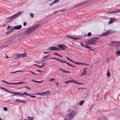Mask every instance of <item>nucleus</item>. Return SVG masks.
Listing matches in <instances>:
<instances>
[{
	"mask_svg": "<svg viewBox=\"0 0 120 120\" xmlns=\"http://www.w3.org/2000/svg\"><path fill=\"white\" fill-rule=\"evenodd\" d=\"M68 111L69 112V115L66 116L65 118V120H70L73 118L75 115V112L73 110L69 109Z\"/></svg>",
	"mask_w": 120,
	"mask_h": 120,
	"instance_id": "1",
	"label": "nucleus"
},
{
	"mask_svg": "<svg viewBox=\"0 0 120 120\" xmlns=\"http://www.w3.org/2000/svg\"><path fill=\"white\" fill-rule=\"evenodd\" d=\"M39 26L38 25H36L33 27L30 28L26 30L24 33L23 34L25 35L30 34L31 32L34 31L35 30L37 29Z\"/></svg>",
	"mask_w": 120,
	"mask_h": 120,
	"instance_id": "2",
	"label": "nucleus"
},
{
	"mask_svg": "<svg viewBox=\"0 0 120 120\" xmlns=\"http://www.w3.org/2000/svg\"><path fill=\"white\" fill-rule=\"evenodd\" d=\"M99 39V38H93L91 39L88 40L87 44L88 45H95L97 43V41Z\"/></svg>",
	"mask_w": 120,
	"mask_h": 120,
	"instance_id": "3",
	"label": "nucleus"
},
{
	"mask_svg": "<svg viewBox=\"0 0 120 120\" xmlns=\"http://www.w3.org/2000/svg\"><path fill=\"white\" fill-rule=\"evenodd\" d=\"M111 45L113 46H116V48L118 49H120V42L118 41H112L111 42Z\"/></svg>",
	"mask_w": 120,
	"mask_h": 120,
	"instance_id": "4",
	"label": "nucleus"
},
{
	"mask_svg": "<svg viewBox=\"0 0 120 120\" xmlns=\"http://www.w3.org/2000/svg\"><path fill=\"white\" fill-rule=\"evenodd\" d=\"M51 59H55L56 60L58 61L61 62L62 63H66V64H68V65L71 66L73 67H75L74 66H73L72 65L70 64L69 63H68L66 61H65L63 60H62L61 59H59L57 58H55V57H51V58H50Z\"/></svg>",
	"mask_w": 120,
	"mask_h": 120,
	"instance_id": "5",
	"label": "nucleus"
},
{
	"mask_svg": "<svg viewBox=\"0 0 120 120\" xmlns=\"http://www.w3.org/2000/svg\"><path fill=\"white\" fill-rule=\"evenodd\" d=\"M22 13V11H20L16 14L12 16H11V17L12 19H14L15 18H16L19 17L20 15H21Z\"/></svg>",
	"mask_w": 120,
	"mask_h": 120,
	"instance_id": "6",
	"label": "nucleus"
},
{
	"mask_svg": "<svg viewBox=\"0 0 120 120\" xmlns=\"http://www.w3.org/2000/svg\"><path fill=\"white\" fill-rule=\"evenodd\" d=\"M10 17L8 18H6L5 21L3 22V25L4 26L6 25L8 23L11 21V20L12 19Z\"/></svg>",
	"mask_w": 120,
	"mask_h": 120,
	"instance_id": "7",
	"label": "nucleus"
},
{
	"mask_svg": "<svg viewBox=\"0 0 120 120\" xmlns=\"http://www.w3.org/2000/svg\"><path fill=\"white\" fill-rule=\"evenodd\" d=\"M17 55V58H18L20 57H26V53L24 54H18Z\"/></svg>",
	"mask_w": 120,
	"mask_h": 120,
	"instance_id": "8",
	"label": "nucleus"
},
{
	"mask_svg": "<svg viewBox=\"0 0 120 120\" xmlns=\"http://www.w3.org/2000/svg\"><path fill=\"white\" fill-rule=\"evenodd\" d=\"M49 91L48 90L43 92L38 93V94L39 95H42L44 94H46V95H48L49 94Z\"/></svg>",
	"mask_w": 120,
	"mask_h": 120,
	"instance_id": "9",
	"label": "nucleus"
},
{
	"mask_svg": "<svg viewBox=\"0 0 120 120\" xmlns=\"http://www.w3.org/2000/svg\"><path fill=\"white\" fill-rule=\"evenodd\" d=\"M87 68H83V72L81 74V76L83 75H86V74L87 72L86 70Z\"/></svg>",
	"mask_w": 120,
	"mask_h": 120,
	"instance_id": "10",
	"label": "nucleus"
},
{
	"mask_svg": "<svg viewBox=\"0 0 120 120\" xmlns=\"http://www.w3.org/2000/svg\"><path fill=\"white\" fill-rule=\"evenodd\" d=\"M22 26L19 25L18 26H15L13 27V28L16 30H19L21 29L22 27Z\"/></svg>",
	"mask_w": 120,
	"mask_h": 120,
	"instance_id": "11",
	"label": "nucleus"
},
{
	"mask_svg": "<svg viewBox=\"0 0 120 120\" xmlns=\"http://www.w3.org/2000/svg\"><path fill=\"white\" fill-rule=\"evenodd\" d=\"M56 47L55 46L51 47H49L47 49L49 50H56Z\"/></svg>",
	"mask_w": 120,
	"mask_h": 120,
	"instance_id": "12",
	"label": "nucleus"
},
{
	"mask_svg": "<svg viewBox=\"0 0 120 120\" xmlns=\"http://www.w3.org/2000/svg\"><path fill=\"white\" fill-rule=\"evenodd\" d=\"M59 70H60L61 71L66 73H70L71 72L70 71H67L66 70H65L62 68H59Z\"/></svg>",
	"mask_w": 120,
	"mask_h": 120,
	"instance_id": "13",
	"label": "nucleus"
},
{
	"mask_svg": "<svg viewBox=\"0 0 120 120\" xmlns=\"http://www.w3.org/2000/svg\"><path fill=\"white\" fill-rule=\"evenodd\" d=\"M115 21V20L114 19L111 18L110 19V20L109 22L108 23L109 24H111Z\"/></svg>",
	"mask_w": 120,
	"mask_h": 120,
	"instance_id": "14",
	"label": "nucleus"
},
{
	"mask_svg": "<svg viewBox=\"0 0 120 120\" xmlns=\"http://www.w3.org/2000/svg\"><path fill=\"white\" fill-rule=\"evenodd\" d=\"M15 101H17L19 102H21L22 103L24 102H25L24 101L21 100L19 99H17Z\"/></svg>",
	"mask_w": 120,
	"mask_h": 120,
	"instance_id": "15",
	"label": "nucleus"
},
{
	"mask_svg": "<svg viewBox=\"0 0 120 120\" xmlns=\"http://www.w3.org/2000/svg\"><path fill=\"white\" fill-rule=\"evenodd\" d=\"M109 31H107L102 34V35L105 36H107L109 34Z\"/></svg>",
	"mask_w": 120,
	"mask_h": 120,
	"instance_id": "16",
	"label": "nucleus"
},
{
	"mask_svg": "<svg viewBox=\"0 0 120 120\" xmlns=\"http://www.w3.org/2000/svg\"><path fill=\"white\" fill-rule=\"evenodd\" d=\"M109 31H107L102 34V35L105 36H107L109 34Z\"/></svg>",
	"mask_w": 120,
	"mask_h": 120,
	"instance_id": "17",
	"label": "nucleus"
},
{
	"mask_svg": "<svg viewBox=\"0 0 120 120\" xmlns=\"http://www.w3.org/2000/svg\"><path fill=\"white\" fill-rule=\"evenodd\" d=\"M26 95L27 96H29L30 95V94H27L26 92H24V93H20V96L24 95Z\"/></svg>",
	"mask_w": 120,
	"mask_h": 120,
	"instance_id": "18",
	"label": "nucleus"
},
{
	"mask_svg": "<svg viewBox=\"0 0 120 120\" xmlns=\"http://www.w3.org/2000/svg\"><path fill=\"white\" fill-rule=\"evenodd\" d=\"M106 75L108 77H109L110 75V74L109 69L107 70V71L106 74Z\"/></svg>",
	"mask_w": 120,
	"mask_h": 120,
	"instance_id": "19",
	"label": "nucleus"
},
{
	"mask_svg": "<svg viewBox=\"0 0 120 120\" xmlns=\"http://www.w3.org/2000/svg\"><path fill=\"white\" fill-rule=\"evenodd\" d=\"M85 101L84 100H82L79 103V104L80 105H82L84 102Z\"/></svg>",
	"mask_w": 120,
	"mask_h": 120,
	"instance_id": "20",
	"label": "nucleus"
},
{
	"mask_svg": "<svg viewBox=\"0 0 120 120\" xmlns=\"http://www.w3.org/2000/svg\"><path fill=\"white\" fill-rule=\"evenodd\" d=\"M20 93L19 92H13V94L20 95Z\"/></svg>",
	"mask_w": 120,
	"mask_h": 120,
	"instance_id": "21",
	"label": "nucleus"
},
{
	"mask_svg": "<svg viewBox=\"0 0 120 120\" xmlns=\"http://www.w3.org/2000/svg\"><path fill=\"white\" fill-rule=\"evenodd\" d=\"M85 47L87 48H88L90 49L91 50H93V49H91V48L90 46H88L87 45H85Z\"/></svg>",
	"mask_w": 120,
	"mask_h": 120,
	"instance_id": "22",
	"label": "nucleus"
},
{
	"mask_svg": "<svg viewBox=\"0 0 120 120\" xmlns=\"http://www.w3.org/2000/svg\"><path fill=\"white\" fill-rule=\"evenodd\" d=\"M88 2H89L88 1L86 0V1H85L84 2H82L80 3L81 4V5H82L83 4H85L86 3H88Z\"/></svg>",
	"mask_w": 120,
	"mask_h": 120,
	"instance_id": "23",
	"label": "nucleus"
},
{
	"mask_svg": "<svg viewBox=\"0 0 120 120\" xmlns=\"http://www.w3.org/2000/svg\"><path fill=\"white\" fill-rule=\"evenodd\" d=\"M24 82H20L17 83H12V84H14V85L18 84H19L23 83H24Z\"/></svg>",
	"mask_w": 120,
	"mask_h": 120,
	"instance_id": "24",
	"label": "nucleus"
},
{
	"mask_svg": "<svg viewBox=\"0 0 120 120\" xmlns=\"http://www.w3.org/2000/svg\"><path fill=\"white\" fill-rule=\"evenodd\" d=\"M19 71V70H18V71H14V72H10V73L11 74H12V73H15L17 72H22V71Z\"/></svg>",
	"mask_w": 120,
	"mask_h": 120,
	"instance_id": "25",
	"label": "nucleus"
},
{
	"mask_svg": "<svg viewBox=\"0 0 120 120\" xmlns=\"http://www.w3.org/2000/svg\"><path fill=\"white\" fill-rule=\"evenodd\" d=\"M27 118H28V120H33L34 119V117H31L29 116L27 117Z\"/></svg>",
	"mask_w": 120,
	"mask_h": 120,
	"instance_id": "26",
	"label": "nucleus"
},
{
	"mask_svg": "<svg viewBox=\"0 0 120 120\" xmlns=\"http://www.w3.org/2000/svg\"><path fill=\"white\" fill-rule=\"evenodd\" d=\"M118 12H120V11L119 10H117L116 11H113V13H116Z\"/></svg>",
	"mask_w": 120,
	"mask_h": 120,
	"instance_id": "27",
	"label": "nucleus"
},
{
	"mask_svg": "<svg viewBox=\"0 0 120 120\" xmlns=\"http://www.w3.org/2000/svg\"><path fill=\"white\" fill-rule=\"evenodd\" d=\"M11 31L10 30L9 31H7L6 33V35H8L9 34L11 33Z\"/></svg>",
	"mask_w": 120,
	"mask_h": 120,
	"instance_id": "28",
	"label": "nucleus"
},
{
	"mask_svg": "<svg viewBox=\"0 0 120 120\" xmlns=\"http://www.w3.org/2000/svg\"><path fill=\"white\" fill-rule=\"evenodd\" d=\"M55 79L53 78L49 80V81H50L51 82H52L53 81H55Z\"/></svg>",
	"mask_w": 120,
	"mask_h": 120,
	"instance_id": "29",
	"label": "nucleus"
},
{
	"mask_svg": "<svg viewBox=\"0 0 120 120\" xmlns=\"http://www.w3.org/2000/svg\"><path fill=\"white\" fill-rule=\"evenodd\" d=\"M59 0H55L53 2V3L54 4L58 3L59 1Z\"/></svg>",
	"mask_w": 120,
	"mask_h": 120,
	"instance_id": "30",
	"label": "nucleus"
},
{
	"mask_svg": "<svg viewBox=\"0 0 120 120\" xmlns=\"http://www.w3.org/2000/svg\"><path fill=\"white\" fill-rule=\"evenodd\" d=\"M2 82H5L8 84H12V83H8V82H7L6 81H5L4 80H2Z\"/></svg>",
	"mask_w": 120,
	"mask_h": 120,
	"instance_id": "31",
	"label": "nucleus"
},
{
	"mask_svg": "<svg viewBox=\"0 0 120 120\" xmlns=\"http://www.w3.org/2000/svg\"><path fill=\"white\" fill-rule=\"evenodd\" d=\"M43 81H37L35 80V81H34V82L37 83H40L42 82H43Z\"/></svg>",
	"mask_w": 120,
	"mask_h": 120,
	"instance_id": "32",
	"label": "nucleus"
},
{
	"mask_svg": "<svg viewBox=\"0 0 120 120\" xmlns=\"http://www.w3.org/2000/svg\"><path fill=\"white\" fill-rule=\"evenodd\" d=\"M34 66H37L38 67L40 68H41L43 67V66L41 65V66H40L36 64H34Z\"/></svg>",
	"mask_w": 120,
	"mask_h": 120,
	"instance_id": "33",
	"label": "nucleus"
},
{
	"mask_svg": "<svg viewBox=\"0 0 120 120\" xmlns=\"http://www.w3.org/2000/svg\"><path fill=\"white\" fill-rule=\"evenodd\" d=\"M61 50V48H59L58 47H56V50Z\"/></svg>",
	"mask_w": 120,
	"mask_h": 120,
	"instance_id": "34",
	"label": "nucleus"
},
{
	"mask_svg": "<svg viewBox=\"0 0 120 120\" xmlns=\"http://www.w3.org/2000/svg\"><path fill=\"white\" fill-rule=\"evenodd\" d=\"M58 46L59 48H62L63 46V44L58 45Z\"/></svg>",
	"mask_w": 120,
	"mask_h": 120,
	"instance_id": "35",
	"label": "nucleus"
},
{
	"mask_svg": "<svg viewBox=\"0 0 120 120\" xmlns=\"http://www.w3.org/2000/svg\"><path fill=\"white\" fill-rule=\"evenodd\" d=\"M72 38L74 40H77V39L79 40V39L78 38H76L75 37H72Z\"/></svg>",
	"mask_w": 120,
	"mask_h": 120,
	"instance_id": "36",
	"label": "nucleus"
},
{
	"mask_svg": "<svg viewBox=\"0 0 120 120\" xmlns=\"http://www.w3.org/2000/svg\"><path fill=\"white\" fill-rule=\"evenodd\" d=\"M91 34L90 32L87 35V36L88 37H90L91 36Z\"/></svg>",
	"mask_w": 120,
	"mask_h": 120,
	"instance_id": "37",
	"label": "nucleus"
},
{
	"mask_svg": "<svg viewBox=\"0 0 120 120\" xmlns=\"http://www.w3.org/2000/svg\"><path fill=\"white\" fill-rule=\"evenodd\" d=\"M30 15L31 16L32 18H33L34 17V15L32 13H30Z\"/></svg>",
	"mask_w": 120,
	"mask_h": 120,
	"instance_id": "38",
	"label": "nucleus"
},
{
	"mask_svg": "<svg viewBox=\"0 0 120 120\" xmlns=\"http://www.w3.org/2000/svg\"><path fill=\"white\" fill-rule=\"evenodd\" d=\"M116 52L117 54L120 55V51H116Z\"/></svg>",
	"mask_w": 120,
	"mask_h": 120,
	"instance_id": "39",
	"label": "nucleus"
},
{
	"mask_svg": "<svg viewBox=\"0 0 120 120\" xmlns=\"http://www.w3.org/2000/svg\"><path fill=\"white\" fill-rule=\"evenodd\" d=\"M82 65H85L87 66H89V64H86L85 63H82Z\"/></svg>",
	"mask_w": 120,
	"mask_h": 120,
	"instance_id": "40",
	"label": "nucleus"
},
{
	"mask_svg": "<svg viewBox=\"0 0 120 120\" xmlns=\"http://www.w3.org/2000/svg\"><path fill=\"white\" fill-rule=\"evenodd\" d=\"M29 96H30L31 98H35L36 97V96H32L30 95Z\"/></svg>",
	"mask_w": 120,
	"mask_h": 120,
	"instance_id": "41",
	"label": "nucleus"
},
{
	"mask_svg": "<svg viewBox=\"0 0 120 120\" xmlns=\"http://www.w3.org/2000/svg\"><path fill=\"white\" fill-rule=\"evenodd\" d=\"M35 62L36 63L39 64L40 63V61H38L36 60H35Z\"/></svg>",
	"mask_w": 120,
	"mask_h": 120,
	"instance_id": "42",
	"label": "nucleus"
},
{
	"mask_svg": "<svg viewBox=\"0 0 120 120\" xmlns=\"http://www.w3.org/2000/svg\"><path fill=\"white\" fill-rule=\"evenodd\" d=\"M81 5V4H80V3L79 4H78V5H76L75 6V7H78L80 5Z\"/></svg>",
	"mask_w": 120,
	"mask_h": 120,
	"instance_id": "43",
	"label": "nucleus"
},
{
	"mask_svg": "<svg viewBox=\"0 0 120 120\" xmlns=\"http://www.w3.org/2000/svg\"><path fill=\"white\" fill-rule=\"evenodd\" d=\"M4 109L5 111H7L8 110L7 108L5 107L4 108Z\"/></svg>",
	"mask_w": 120,
	"mask_h": 120,
	"instance_id": "44",
	"label": "nucleus"
},
{
	"mask_svg": "<svg viewBox=\"0 0 120 120\" xmlns=\"http://www.w3.org/2000/svg\"><path fill=\"white\" fill-rule=\"evenodd\" d=\"M36 71L40 73H42V71L38 69Z\"/></svg>",
	"mask_w": 120,
	"mask_h": 120,
	"instance_id": "45",
	"label": "nucleus"
},
{
	"mask_svg": "<svg viewBox=\"0 0 120 120\" xmlns=\"http://www.w3.org/2000/svg\"><path fill=\"white\" fill-rule=\"evenodd\" d=\"M25 87H26L28 89H29L30 90L31 89L30 88L26 86H25Z\"/></svg>",
	"mask_w": 120,
	"mask_h": 120,
	"instance_id": "46",
	"label": "nucleus"
},
{
	"mask_svg": "<svg viewBox=\"0 0 120 120\" xmlns=\"http://www.w3.org/2000/svg\"><path fill=\"white\" fill-rule=\"evenodd\" d=\"M11 27V26H9L7 27V29L8 30Z\"/></svg>",
	"mask_w": 120,
	"mask_h": 120,
	"instance_id": "47",
	"label": "nucleus"
},
{
	"mask_svg": "<svg viewBox=\"0 0 120 120\" xmlns=\"http://www.w3.org/2000/svg\"><path fill=\"white\" fill-rule=\"evenodd\" d=\"M61 50H65V48L63 46L62 48H61Z\"/></svg>",
	"mask_w": 120,
	"mask_h": 120,
	"instance_id": "48",
	"label": "nucleus"
},
{
	"mask_svg": "<svg viewBox=\"0 0 120 120\" xmlns=\"http://www.w3.org/2000/svg\"><path fill=\"white\" fill-rule=\"evenodd\" d=\"M76 64H81L82 65V63H79L78 62H76Z\"/></svg>",
	"mask_w": 120,
	"mask_h": 120,
	"instance_id": "49",
	"label": "nucleus"
},
{
	"mask_svg": "<svg viewBox=\"0 0 120 120\" xmlns=\"http://www.w3.org/2000/svg\"><path fill=\"white\" fill-rule=\"evenodd\" d=\"M72 82H73V83H76V84H77V82L75 80H72Z\"/></svg>",
	"mask_w": 120,
	"mask_h": 120,
	"instance_id": "50",
	"label": "nucleus"
},
{
	"mask_svg": "<svg viewBox=\"0 0 120 120\" xmlns=\"http://www.w3.org/2000/svg\"><path fill=\"white\" fill-rule=\"evenodd\" d=\"M68 83H69L70 82H72V80H68Z\"/></svg>",
	"mask_w": 120,
	"mask_h": 120,
	"instance_id": "51",
	"label": "nucleus"
},
{
	"mask_svg": "<svg viewBox=\"0 0 120 120\" xmlns=\"http://www.w3.org/2000/svg\"><path fill=\"white\" fill-rule=\"evenodd\" d=\"M65 11V9H63L62 10H59V11Z\"/></svg>",
	"mask_w": 120,
	"mask_h": 120,
	"instance_id": "52",
	"label": "nucleus"
},
{
	"mask_svg": "<svg viewBox=\"0 0 120 120\" xmlns=\"http://www.w3.org/2000/svg\"><path fill=\"white\" fill-rule=\"evenodd\" d=\"M29 72H31L33 74H34V75H35V73H34L33 72H32V71H29Z\"/></svg>",
	"mask_w": 120,
	"mask_h": 120,
	"instance_id": "53",
	"label": "nucleus"
},
{
	"mask_svg": "<svg viewBox=\"0 0 120 120\" xmlns=\"http://www.w3.org/2000/svg\"><path fill=\"white\" fill-rule=\"evenodd\" d=\"M13 30H14V29H13V28H11L10 29V30L12 32L13 31Z\"/></svg>",
	"mask_w": 120,
	"mask_h": 120,
	"instance_id": "54",
	"label": "nucleus"
},
{
	"mask_svg": "<svg viewBox=\"0 0 120 120\" xmlns=\"http://www.w3.org/2000/svg\"><path fill=\"white\" fill-rule=\"evenodd\" d=\"M7 91L8 92L10 93H12L13 94V92H12L8 90V91Z\"/></svg>",
	"mask_w": 120,
	"mask_h": 120,
	"instance_id": "55",
	"label": "nucleus"
},
{
	"mask_svg": "<svg viewBox=\"0 0 120 120\" xmlns=\"http://www.w3.org/2000/svg\"><path fill=\"white\" fill-rule=\"evenodd\" d=\"M54 55H56L58 56L59 55V54H58V53H54Z\"/></svg>",
	"mask_w": 120,
	"mask_h": 120,
	"instance_id": "56",
	"label": "nucleus"
},
{
	"mask_svg": "<svg viewBox=\"0 0 120 120\" xmlns=\"http://www.w3.org/2000/svg\"><path fill=\"white\" fill-rule=\"evenodd\" d=\"M77 84H80V85H82V84H83L82 83H79V82H77Z\"/></svg>",
	"mask_w": 120,
	"mask_h": 120,
	"instance_id": "57",
	"label": "nucleus"
},
{
	"mask_svg": "<svg viewBox=\"0 0 120 120\" xmlns=\"http://www.w3.org/2000/svg\"><path fill=\"white\" fill-rule=\"evenodd\" d=\"M81 45L85 47V45H84V44H83L81 42L80 43Z\"/></svg>",
	"mask_w": 120,
	"mask_h": 120,
	"instance_id": "58",
	"label": "nucleus"
},
{
	"mask_svg": "<svg viewBox=\"0 0 120 120\" xmlns=\"http://www.w3.org/2000/svg\"><path fill=\"white\" fill-rule=\"evenodd\" d=\"M49 52H44L43 53L44 54H46V53H49Z\"/></svg>",
	"mask_w": 120,
	"mask_h": 120,
	"instance_id": "59",
	"label": "nucleus"
},
{
	"mask_svg": "<svg viewBox=\"0 0 120 120\" xmlns=\"http://www.w3.org/2000/svg\"><path fill=\"white\" fill-rule=\"evenodd\" d=\"M54 4V3H53V2L52 3H51L49 5L50 6H51L52 5H53V4Z\"/></svg>",
	"mask_w": 120,
	"mask_h": 120,
	"instance_id": "60",
	"label": "nucleus"
},
{
	"mask_svg": "<svg viewBox=\"0 0 120 120\" xmlns=\"http://www.w3.org/2000/svg\"><path fill=\"white\" fill-rule=\"evenodd\" d=\"M26 22H24L23 23V25L24 26H26Z\"/></svg>",
	"mask_w": 120,
	"mask_h": 120,
	"instance_id": "61",
	"label": "nucleus"
},
{
	"mask_svg": "<svg viewBox=\"0 0 120 120\" xmlns=\"http://www.w3.org/2000/svg\"><path fill=\"white\" fill-rule=\"evenodd\" d=\"M87 36L86 34H84L83 35V37L84 38H85Z\"/></svg>",
	"mask_w": 120,
	"mask_h": 120,
	"instance_id": "62",
	"label": "nucleus"
},
{
	"mask_svg": "<svg viewBox=\"0 0 120 120\" xmlns=\"http://www.w3.org/2000/svg\"><path fill=\"white\" fill-rule=\"evenodd\" d=\"M59 11V10L58 11H55L54 12V14H55V13H56L57 12H58V11Z\"/></svg>",
	"mask_w": 120,
	"mask_h": 120,
	"instance_id": "63",
	"label": "nucleus"
},
{
	"mask_svg": "<svg viewBox=\"0 0 120 120\" xmlns=\"http://www.w3.org/2000/svg\"><path fill=\"white\" fill-rule=\"evenodd\" d=\"M55 83H56V85H57V87H58V84L57 83V82H55Z\"/></svg>",
	"mask_w": 120,
	"mask_h": 120,
	"instance_id": "64",
	"label": "nucleus"
}]
</instances>
